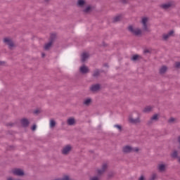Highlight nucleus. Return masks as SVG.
<instances>
[{"label":"nucleus","instance_id":"nucleus-1","mask_svg":"<svg viewBox=\"0 0 180 180\" xmlns=\"http://www.w3.org/2000/svg\"><path fill=\"white\" fill-rule=\"evenodd\" d=\"M128 30L132 33V34H134L135 36H140L141 35V30L139 28H136L133 27L132 25H130L128 27Z\"/></svg>","mask_w":180,"mask_h":180},{"label":"nucleus","instance_id":"nucleus-2","mask_svg":"<svg viewBox=\"0 0 180 180\" xmlns=\"http://www.w3.org/2000/svg\"><path fill=\"white\" fill-rule=\"evenodd\" d=\"M122 151L124 153H137V151H139V148H131V146H126L123 148Z\"/></svg>","mask_w":180,"mask_h":180},{"label":"nucleus","instance_id":"nucleus-3","mask_svg":"<svg viewBox=\"0 0 180 180\" xmlns=\"http://www.w3.org/2000/svg\"><path fill=\"white\" fill-rule=\"evenodd\" d=\"M147 22H148V18L147 17H144L142 18L141 23L143 25V29L145 32H150L148 29V25H147Z\"/></svg>","mask_w":180,"mask_h":180},{"label":"nucleus","instance_id":"nucleus-4","mask_svg":"<svg viewBox=\"0 0 180 180\" xmlns=\"http://www.w3.org/2000/svg\"><path fill=\"white\" fill-rule=\"evenodd\" d=\"M51 39L52 40H51L48 44H45L44 46V49L45 50H49V49H50L53 44V39H56V34H52L51 35Z\"/></svg>","mask_w":180,"mask_h":180},{"label":"nucleus","instance_id":"nucleus-5","mask_svg":"<svg viewBox=\"0 0 180 180\" xmlns=\"http://www.w3.org/2000/svg\"><path fill=\"white\" fill-rule=\"evenodd\" d=\"M173 6H174V2L170 1V2L162 4L160 7L162 8V9L167 10V9H169V8H172Z\"/></svg>","mask_w":180,"mask_h":180},{"label":"nucleus","instance_id":"nucleus-6","mask_svg":"<svg viewBox=\"0 0 180 180\" xmlns=\"http://www.w3.org/2000/svg\"><path fill=\"white\" fill-rule=\"evenodd\" d=\"M12 172L14 175H17L18 176H22L25 174V172H23V170L20 169H14L12 170Z\"/></svg>","mask_w":180,"mask_h":180},{"label":"nucleus","instance_id":"nucleus-7","mask_svg":"<svg viewBox=\"0 0 180 180\" xmlns=\"http://www.w3.org/2000/svg\"><path fill=\"white\" fill-rule=\"evenodd\" d=\"M129 123H134V124H136L137 123H140V117H137L134 119V115H131L129 117Z\"/></svg>","mask_w":180,"mask_h":180},{"label":"nucleus","instance_id":"nucleus-8","mask_svg":"<svg viewBox=\"0 0 180 180\" xmlns=\"http://www.w3.org/2000/svg\"><path fill=\"white\" fill-rule=\"evenodd\" d=\"M4 41L6 44H7L10 49H12L15 46L13 41L10 38H4Z\"/></svg>","mask_w":180,"mask_h":180},{"label":"nucleus","instance_id":"nucleus-9","mask_svg":"<svg viewBox=\"0 0 180 180\" xmlns=\"http://www.w3.org/2000/svg\"><path fill=\"white\" fill-rule=\"evenodd\" d=\"M174 30H171L168 32V34H163L162 37H163V40H168V39H169V37H171V36H174Z\"/></svg>","mask_w":180,"mask_h":180},{"label":"nucleus","instance_id":"nucleus-10","mask_svg":"<svg viewBox=\"0 0 180 180\" xmlns=\"http://www.w3.org/2000/svg\"><path fill=\"white\" fill-rule=\"evenodd\" d=\"M71 151V146L70 145H68L65 146L62 150V153L64 154L65 155L68 154V153Z\"/></svg>","mask_w":180,"mask_h":180},{"label":"nucleus","instance_id":"nucleus-11","mask_svg":"<svg viewBox=\"0 0 180 180\" xmlns=\"http://www.w3.org/2000/svg\"><path fill=\"white\" fill-rule=\"evenodd\" d=\"M166 168H167V165L165 164H162V163L159 164L158 166V169L160 172H164V171H165Z\"/></svg>","mask_w":180,"mask_h":180},{"label":"nucleus","instance_id":"nucleus-12","mask_svg":"<svg viewBox=\"0 0 180 180\" xmlns=\"http://www.w3.org/2000/svg\"><path fill=\"white\" fill-rule=\"evenodd\" d=\"M101 86L99 84H94L91 86L90 89L92 92H96V91H99Z\"/></svg>","mask_w":180,"mask_h":180},{"label":"nucleus","instance_id":"nucleus-13","mask_svg":"<svg viewBox=\"0 0 180 180\" xmlns=\"http://www.w3.org/2000/svg\"><path fill=\"white\" fill-rule=\"evenodd\" d=\"M107 168H108V165L103 164L102 166L101 170H98V174L102 175V174H103V172H105L106 171Z\"/></svg>","mask_w":180,"mask_h":180},{"label":"nucleus","instance_id":"nucleus-14","mask_svg":"<svg viewBox=\"0 0 180 180\" xmlns=\"http://www.w3.org/2000/svg\"><path fill=\"white\" fill-rule=\"evenodd\" d=\"M89 57V53L86 52H84L82 54V63H84V61H86V59Z\"/></svg>","mask_w":180,"mask_h":180},{"label":"nucleus","instance_id":"nucleus-15","mask_svg":"<svg viewBox=\"0 0 180 180\" xmlns=\"http://www.w3.org/2000/svg\"><path fill=\"white\" fill-rule=\"evenodd\" d=\"M89 70L88 69V67L83 65L80 68V72H82V74H86Z\"/></svg>","mask_w":180,"mask_h":180},{"label":"nucleus","instance_id":"nucleus-16","mask_svg":"<svg viewBox=\"0 0 180 180\" xmlns=\"http://www.w3.org/2000/svg\"><path fill=\"white\" fill-rule=\"evenodd\" d=\"M21 123L24 127H27V126H29V120L26 118L22 119Z\"/></svg>","mask_w":180,"mask_h":180},{"label":"nucleus","instance_id":"nucleus-17","mask_svg":"<svg viewBox=\"0 0 180 180\" xmlns=\"http://www.w3.org/2000/svg\"><path fill=\"white\" fill-rule=\"evenodd\" d=\"M91 102H92V99H91V98H86L84 101V105H86V106H89V105H91Z\"/></svg>","mask_w":180,"mask_h":180},{"label":"nucleus","instance_id":"nucleus-18","mask_svg":"<svg viewBox=\"0 0 180 180\" xmlns=\"http://www.w3.org/2000/svg\"><path fill=\"white\" fill-rule=\"evenodd\" d=\"M75 123V120L74 118H69L68 120V124L72 126Z\"/></svg>","mask_w":180,"mask_h":180},{"label":"nucleus","instance_id":"nucleus-19","mask_svg":"<svg viewBox=\"0 0 180 180\" xmlns=\"http://www.w3.org/2000/svg\"><path fill=\"white\" fill-rule=\"evenodd\" d=\"M167 68H166V66H162L160 70V72L161 74H165L167 72Z\"/></svg>","mask_w":180,"mask_h":180},{"label":"nucleus","instance_id":"nucleus-20","mask_svg":"<svg viewBox=\"0 0 180 180\" xmlns=\"http://www.w3.org/2000/svg\"><path fill=\"white\" fill-rule=\"evenodd\" d=\"M77 5H78V6H84V5H85V1L78 0Z\"/></svg>","mask_w":180,"mask_h":180},{"label":"nucleus","instance_id":"nucleus-21","mask_svg":"<svg viewBox=\"0 0 180 180\" xmlns=\"http://www.w3.org/2000/svg\"><path fill=\"white\" fill-rule=\"evenodd\" d=\"M152 109L151 106H147L144 108L143 112H151Z\"/></svg>","mask_w":180,"mask_h":180},{"label":"nucleus","instance_id":"nucleus-22","mask_svg":"<svg viewBox=\"0 0 180 180\" xmlns=\"http://www.w3.org/2000/svg\"><path fill=\"white\" fill-rule=\"evenodd\" d=\"M50 127L53 128L56 126V121L54 120H50Z\"/></svg>","mask_w":180,"mask_h":180},{"label":"nucleus","instance_id":"nucleus-23","mask_svg":"<svg viewBox=\"0 0 180 180\" xmlns=\"http://www.w3.org/2000/svg\"><path fill=\"white\" fill-rule=\"evenodd\" d=\"M139 58H140V56L134 55L132 56L131 60L132 61H136V60H139Z\"/></svg>","mask_w":180,"mask_h":180},{"label":"nucleus","instance_id":"nucleus-24","mask_svg":"<svg viewBox=\"0 0 180 180\" xmlns=\"http://www.w3.org/2000/svg\"><path fill=\"white\" fill-rule=\"evenodd\" d=\"M120 19H122V16L117 15L114 18L113 22H119V20H120Z\"/></svg>","mask_w":180,"mask_h":180},{"label":"nucleus","instance_id":"nucleus-25","mask_svg":"<svg viewBox=\"0 0 180 180\" xmlns=\"http://www.w3.org/2000/svg\"><path fill=\"white\" fill-rule=\"evenodd\" d=\"M91 9H92V8H91V6H87V7L86 8V9H84L85 13H89V11H91Z\"/></svg>","mask_w":180,"mask_h":180},{"label":"nucleus","instance_id":"nucleus-26","mask_svg":"<svg viewBox=\"0 0 180 180\" xmlns=\"http://www.w3.org/2000/svg\"><path fill=\"white\" fill-rule=\"evenodd\" d=\"M172 157L173 158H176V157H178V152L174 151V152L172 153Z\"/></svg>","mask_w":180,"mask_h":180},{"label":"nucleus","instance_id":"nucleus-27","mask_svg":"<svg viewBox=\"0 0 180 180\" xmlns=\"http://www.w3.org/2000/svg\"><path fill=\"white\" fill-rule=\"evenodd\" d=\"M155 179H157V174H152V176L150 178V180H155Z\"/></svg>","mask_w":180,"mask_h":180},{"label":"nucleus","instance_id":"nucleus-28","mask_svg":"<svg viewBox=\"0 0 180 180\" xmlns=\"http://www.w3.org/2000/svg\"><path fill=\"white\" fill-rule=\"evenodd\" d=\"M158 119V115L155 114L151 117V120H157Z\"/></svg>","mask_w":180,"mask_h":180},{"label":"nucleus","instance_id":"nucleus-29","mask_svg":"<svg viewBox=\"0 0 180 180\" xmlns=\"http://www.w3.org/2000/svg\"><path fill=\"white\" fill-rule=\"evenodd\" d=\"M116 129H118L120 131H122V126L116 124L114 126Z\"/></svg>","mask_w":180,"mask_h":180},{"label":"nucleus","instance_id":"nucleus-30","mask_svg":"<svg viewBox=\"0 0 180 180\" xmlns=\"http://www.w3.org/2000/svg\"><path fill=\"white\" fill-rule=\"evenodd\" d=\"M99 75V70H96L94 73V77H98Z\"/></svg>","mask_w":180,"mask_h":180},{"label":"nucleus","instance_id":"nucleus-31","mask_svg":"<svg viewBox=\"0 0 180 180\" xmlns=\"http://www.w3.org/2000/svg\"><path fill=\"white\" fill-rule=\"evenodd\" d=\"M174 122H175V118H174V117H171L169 120V123H174Z\"/></svg>","mask_w":180,"mask_h":180},{"label":"nucleus","instance_id":"nucleus-32","mask_svg":"<svg viewBox=\"0 0 180 180\" xmlns=\"http://www.w3.org/2000/svg\"><path fill=\"white\" fill-rule=\"evenodd\" d=\"M175 67H176V68H180V62H176L175 63Z\"/></svg>","mask_w":180,"mask_h":180},{"label":"nucleus","instance_id":"nucleus-33","mask_svg":"<svg viewBox=\"0 0 180 180\" xmlns=\"http://www.w3.org/2000/svg\"><path fill=\"white\" fill-rule=\"evenodd\" d=\"M91 180H99V177L98 176H94L91 178Z\"/></svg>","mask_w":180,"mask_h":180},{"label":"nucleus","instance_id":"nucleus-34","mask_svg":"<svg viewBox=\"0 0 180 180\" xmlns=\"http://www.w3.org/2000/svg\"><path fill=\"white\" fill-rule=\"evenodd\" d=\"M34 113H35V115H37V113H40V110H36Z\"/></svg>","mask_w":180,"mask_h":180},{"label":"nucleus","instance_id":"nucleus-35","mask_svg":"<svg viewBox=\"0 0 180 180\" xmlns=\"http://www.w3.org/2000/svg\"><path fill=\"white\" fill-rule=\"evenodd\" d=\"M36 125H33L32 126V130L33 131H34V130H36Z\"/></svg>","mask_w":180,"mask_h":180},{"label":"nucleus","instance_id":"nucleus-36","mask_svg":"<svg viewBox=\"0 0 180 180\" xmlns=\"http://www.w3.org/2000/svg\"><path fill=\"white\" fill-rule=\"evenodd\" d=\"M139 180H144V176H141Z\"/></svg>","mask_w":180,"mask_h":180},{"label":"nucleus","instance_id":"nucleus-37","mask_svg":"<svg viewBox=\"0 0 180 180\" xmlns=\"http://www.w3.org/2000/svg\"><path fill=\"white\" fill-rule=\"evenodd\" d=\"M144 53H150V51H148V49H146V50H144Z\"/></svg>","mask_w":180,"mask_h":180},{"label":"nucleus","instance_id":"nucleus-38","mask_svg":"<svg viewBox=\"0 0 180 180\" xmlns=\"http://www.w3.org/2000/svg\"><path fill=\"white\" fill-rule=\"evenodd\" d=\"M124 4H126L127 2V0H123Z\"/></svg>","mask_w":180,"mask_h":180},{"label":"nucleus","instance_id":"nucleus-39","mask_svg":"<svg viewBox=\"0 0 180 180\" xmlns=\"http://www.w3.org/2000/svg\"><path fill=\"white\" fill-rule=\"evenodd\" d=\"M4 64V62H0V65H2Z\"/></svg>","mask_w":180,"mask_h":180},{"label":"nucleus","instance_id":"nucleus-40","mask_svg":"<svg viewBox=\"0 0 180 180\" xmlns=\"http://www.w3.org/2000/svg\"><path fill=\"white\" fill-rule=\"evenodd\" d=\"M44 56H46L44 53H42V57H44Z\"/></svg>","mask_w":180,"mask_h":180},{"label":"nucleus","instance_id":"nucleus-41","mask_svg":"<svg viewBox=\"0 0 180 180\" xmlns=\"http://www.w3.org/2000/svg\"><path fill=\"white\" fill-rule=\"evenodd\" d=\"M179 162H180V158H179Z\"/></svg>","mask_w":180,"mask_h":180},{"label":"nucleus","instance_id":"nucleus-42","mask_svg":"<svg viewBox=\"0 0 180 180\" xmlns=\"http://www.w3.org/2000/svg\"><path fill=\"white\" fill-rule=\"evenodd\" d=\"M46 1H49V0H46Z\"/></svg>","mask_w":180,"mask_h":180}]
</instances>
